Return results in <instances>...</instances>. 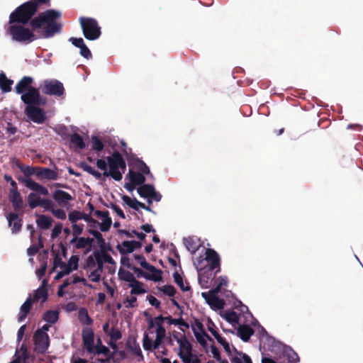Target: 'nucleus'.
I'll return each instance as SVG.
<instances>
[{
    "label": "nucleus",
    "mask_w": 363,
    "mask_h": 363,
    "mask_svg": "<svg viewBox=\"0 0 363 363\" xmlns=\"http://www.w3.org/2000/svg\"><path fill=\"white\" fill-rule=\"evenodd\" d=\"M38 11L26 1L18 6L9 16V23H19L26 25L30 22L33 30L43 28L40 38H50L55 34L60 33L62 25L56 21L61 16V13L54 9H48L40 13L37 16L33 17Z\"/></svg>",
    "instance_id": "1"
},
{
    "label": "nucleus",
    "mask_w": 363,
    "mask_h": 363,
    "mask_svg": "<svg viewBox=\"0 0 363 363\" xmlns=\"http://www.w3.org/2000/svg\"><path fill=\"white\" fill-rule=\"evenodd\" d=\"M164 323L162 315L148 320V328L143 338V347L145 350H155L161 345L166 335Z\"/></svg>",
    "instance_id": "2"
},
{
    "label": "nucleus",
    "mask_w": 363,
    "mask_h": 363,
    "mask_svg": "<svg viewBox=\"0 0 363 363\" xmlns=\"http://www.w3.org/2000/svg\"><path fill=\"white\" fill-rule=\"evenodd\" d=\"M23 102L26 105V115L34 123H43L46 119L45 111L40 106L47 104V99L41 94H30L23 96Z\"/></svg>",
    "instance_id": "3"
},
{
    "label": "nucleus",
    "mask_w": 363,
    "mask_h": 363,
    "mask_svg": "<svg viewBox=\"0 0 363 363\" xmlns=\"http://www.w3.org/2000/svg\"><path fill=\"white\" fill-rule=\"evenodd\" d=\"M122 155L118 151H114L111 156L106 157V160L98 159L96 161V167L104 171V177H111L116 181L123 179L122 172L119 170V166L123 161Z\"/></svg>",
    "instance_id": "4"
},
{
    "label": "nucleus",
    "mask_w": 363,
    "mask_h": 363,
    "mask_svg": "<svg viewBox=\"0 0 363 363\" xmlns=\"http://www.w3.org/2000/svg\"><path fill=\"white\" fill-rule=\"evenodd\" d=\"M20 170L24 174L26 178L22 177H19L18 178V181L25 184V186L29 189L36 191L41 195L48 196L49 192L47 188L42 186L41 184L35 182L32 179L29 178L32 175H35L37 177L38 168V167H30L25 165L19 166Z\"/></svg>",
    "instance_id": "5"
},
{
    "label": "nucleus",
    "mask_w": 363,
    "mask_h": 363,
    "mask_svg": "<svg viewBox=\"0 0 363 363\" xmlns=\"http://www.w3.org/2000/svg\"><path fill=\"white\" fill-rule=\"evenodd\" d=\"M33 30H30L28 28H26L23 25H11L9 27V33L12 37V39L16 42L29 44L34 40L41 38L40 35L36 36Z\"/></svg>",
    "instance_id": "6"
},
{
    "label": "nucleus",
    "mask_w": 363,
    "mask_h": 363,
    "mask_svg": "<svg viewBox=\"0 0 363 363\" xmlns=\"http://www.w3.org/2000/svg\"><path fill=\"white\" fill-rule=\"evenodd\" d=\"M79 23L84 38L89 40H95L101 35V28L98 21L90 17H80Z\"/></svg>",
    "instance_id": "7"
},
{
    "label": "nucleus",
    "mask_w": 363,
    "mask_h": 363,
    "mask_svg": "<svg viewBox=\"0 0 363 363\" xmlns=\"http://www.w3.org/2000/svg\"><path fill=\"white\" fill-rule=\"evenodd\" d=\"M104 331L109 337V345L116 352L119 348L118 341L122 337L121 331L117 328V321L114 319L108 320L104 325Z\"/></svg>",
    "instance_id": "8"
},
{
    "label": "nucleus",
    "mask_w": 363,
    "mask_h": 363,
    "mask_svg": "<svg viewBox=\"0 0 363 363\" xmlns=\"http://www.w3.org/2000/svg\"><path fill=\"white\" fill-rule=\"evenodd\" d=\"M33 83V77L29 76H25L16 84L15 86V91L16 94H21V99L22 101L23 99V96L26 95H28L32 93L40 94L39 89L32 86Z\"/></svg>",
    "instance_id": "9"
},
{
    "label": "nucleus",
    "mask_w": 363,
    "mask_h": 363,
    "mask_svg": "<svg viewBox=\"0 0 363 363\" xmlns=\"http://www.w3.org/2000/svg\"><path fill=\"white\" fill-rule=\"evenodd\" d=\"M82 337L86 350L91 353L108 354V349L103 345H94V333L89 328L83 330Z\"/></svg>",
    "instance_id": "10"
},
{
    "label": "nucleus",
    "mask_w": 363,
    "mask_h": 363,
    "mask_svg": "<svg viewBox=\"0 0 363 363\" xmlns=\"http://www.w3.org/2000/svg\"><path fill=\"white\" fill-rule=\"evenodd\" d=\"M50 325H45L34 334L35 350L38 352L43 353L49 346V337L47 334Z\"/></svg>",
    "instance_id": "11"
},
{
    "label": "nucleus",
    "mask_w": 363,
    "mask_h": 363,
    "mask_svg": "<svg viewBox=\"0 0 363 363\" xmlns=\"http://www.w3.org/2000/svg\"><path fill=\"white\" fill-rule=\"evenodd\" d=\"M40 88L42 92L47 95L61 96L65 93L62 83L57 79H45Z\"/></svg>",
    "instance_id": "12"
},
{
    "label": "nucleus",
    "mask_w": 363,
    "mask_h": 363,
    "mask_svg": "<svg viewBox=\"0 0 363 363\" xmlns=\"http://www.w3.org/2000/svg\"><path fill=\"white\" fill-rule=\"evenodd\" d=\"M204 259H203L202 256L199 257L197 262V268L199 266L201 268V264L203 262ZM205 260H206L210 264L211 270H216V272H218L220 270V259L218 252L211 248H208L206 250V257Z\"/></svg>",
    "instance_id": "13"
},
{
    "label": "nucleus",
    "mask_w": 363,
    "mask_h": 363,
    "mask_svg": "<svg viewBox=\"0 0 363 363\" xmlns=\"http://www.w3.org/2000/svg\"><path fill=\"white\" fill-rule=\"evenodd\" d=\"M131 269L136 274V276L138 278L144 277L147 280L155 281H158L162 279V271L157 269L154 271H150L151 274L145 272L141 269L135 266H134Z\"/></svg>",
    "instance_id": "14"
},
{
    "label": "nucleus",
    "mask_w": 363,
    "mask_h": 363,
    "mask_svg": "<svg viewBox=\"0 0 363 363\" xmlns=\"http://www.w3.org/2000/svg\"><path fill=\"white\" fill-rule=\"evenodd\" d=\"M124 154H126V158L129 161H134L137 169L142 173L143 174L149 175L151 174L149 167L140 159L135 157V155L133 153L128 155L125 150H123Z\"/></svg>",
    "instance_id": "15"
},
{
    "label": "nucleus",
    "mask_w": 363,
    "mask_h": 363,
    "mask_svg": "<svg viewBox=\"0 0 363 363\" xmlns=\"http://www.w3.org/2000/svg\"><path fill=\"white\" fill-rule=\"evenodd\" d=\"M9 200L12 204L13 208L16 212L21 211L23 213V201L22 196L18 191H12L9 192Z\"/></svg>",
    "instance_id": "16"
},
{
    "label": "nucleus",
    "mask_w": 363,
    "mask_h": 363,
    "mask_svg": "<svg viewBox=\"0 0 363 363\" xmlns=\"http://www.w3.org/2000/svg\"><path fill=\"white\" fill-rule=\"evenodd\" d=\"M37 170L38 179L56 180L58 178V173L56 170L43 167H38Z\"/></svg>",
    "instance_id": "17"
},
{
    "label": "nucleus",
    "mask_w": 363,
    "mask_h": 363,
    "mask_svg": "<svg viewBox=\"0 0 363 363\" xmlns=\"http://www.w3.org/2000/svg\"><path fill=\"white\" fill-rule=\"evenodd\" d=\"M9 226L11 228L12 233H18L22 228V219L18 218L17 213H10L7 216Z\"/></svg>",
    "instance_id": "18"
},
{
    "label": "nucleus",
    "mask_w": 363,
    "mask_h": 363,
    "mask_svg": "<svg viewBox=\"0 0 363 363\" xmlns=\"http://www.w3.org/2000/svg\"><path fill=\"white\" fill-rule=\"evenodd\" d=\"M52 197L59 205L62 206H67L73 199L68 192L60 189L55 191Z\"/></svg>",
    "instance_id": "19"
},
{
    "label": "nucleus",
    "mask_w": 363,
    "mask_h": 363,
    "mask_svg": "<svg viewBox=\"0 0 363 363\" xmlns=\"http://www.w3.org/2000/svg\"><path fill=\"white\" fill-rule=\"evenodd\" d=\"M184 244L187 250L191 254H194L197 250H199L201 245L200 239L194 236H189L184 238Z\"/></svg>",
    "instance_id": "20"
},
{
    "label": "nucleus",
    "mask_w": 363,
    "mask_h": 363,
    "mask_svg": "<svg viewBox=\"0 0 363 363\" xmlns=\"http://www.w3.org/2000/svg\"><path fill=\"white\" fill-rule=\"evenodd\" d=\"M95 256L97 261V268L91 269L89 275V278L91 281L98 282L100 280L101 272L103 269V261L101 259V256L98 252H95Z\"/></svg>",
    "instance_id": "21"
},
{
    "label": "nucleus",
    "mask_w": 363,
    "mask_h": 363,
    "mask_svg": "<svg viewBox=\"0 0 363 363\" xmlns=\"http://www.w3.org/2000/svg\"><path fill=\"white\" fill-rule=\"evenodd\" d=\"M94 242V239L91 238H83V237H77L73 238L70 240V243H75V248L77 250L84 249L86 247H89V249H91Z\"/></svg>",
    "instance_id": "22"
},
{
    "label": "nucleus",
    "mask_w": 363,
    "mask_h": 363,
    "mask_svg": "<svg viewBox=\"0 0 363 363\" xmlns=\"http://www.w3.org/2000/svg\"><path fill=\"white\" fill-rule=\"evenodd\" d=\"M164 323H167L169 325H174L179 328L183 333H185L189 328V324L184 321L182 318H173L171 316L164 317Z\"/></svg>",
    "instance_id": "23"
},
{
    "label": "nucleus",
    "mask_w": 363,
    "mask_h": 363,
    "mask_svg": "<svg viewBox=\"0 0 363 363\" xmlns=\"http://www.w3.org/2000/svg\"><path fill=\"white\" fill-rule=\"evenodd\" d=\"M203 298L210 307L215 311H221L225 306L224 300L220 296H203Z\"/></svg>",
    "instance_id": "24"
},
{
    "label": "nucleus",
    "mask_w": 363,
    "mask_h": 363,
    "mask_svg": "<svg viewBox=\"0 0 363 363\" xmlns=\"http://www.w3.org/2000/svg\"><path fill=\"white\" fill-rule=\"evenodd\" d=\"M216 286L209 290L208 292H202L201 295H217L221 290L223 286H226L228 283V279L225 277H219L216 280Z\"/></svg>",
    "instance_id": "25"
},
{
    "label": "nucleus",
    "mask_w": 363,
    "mask_h": 363,
    "mask_svg": "<svg viewBox=\"0 0 363 363\" xmlns=\"http://www.w3.org/2000/svg\"><path fill=\"white\" fill-rule=\"evenodd\" d=\"M52 222V218L45 215H38L36 220L37 225L43 230L49 229L51 227Z\"/></svg>",
    "instance_id": "26"
},
{
    "label": "nucleus",
    "mask_w": 363,
    "mask_h": 363,
    "mask_svg": "<svg viewBox=\"0 0 363 363\" xmlns=\"http://www.w3.org/2000/svg\"><path fill=\"white\" fill-rule=\"evenodd\" d=\"M220 316L225 319L230 325L235 326L239 323V318L237 313L234 311H226L220 312Z\"/></svg>",
    "instance_id": "27"
},
{
    "label": "nucleus",
    "mask_w": 363,
    "mask_h": 363,
    "mask_svg": "<svg viewBox=\"0 0 363 363\" xmlns=\"http://www.w3.org/2000/svg\"><path fill=\"white\" fill-rule=\"evenodd\" d=\"M128 176L130 178V181L133 183H134L135 185H143L145 182V176L140 173L134 172L133 170H129Z\"/></svg>",
    "instance_id": "28"
},
{
    "label": "nucleus",
    "mask_w": 363,
    "mask_h": 363,
    "mask_svg": "<svg viewBox=\"0 0 363 363\" xmlns=\"http://www.w3.org/2000/svg\"><path fill=\"white\" fill-rule=\"evenodd\" d=\"M13 84L12 79H8L4 73L0 74V89L4 92H9L11 90V85Z\"/></svg>",
    "instance_id": "29"
},
{
    "label": "nucleus",
    "mask_w": 363,
    "mask_h": 363,
    "mask_svg": "<svg viewBox=\"0 0 363 363\" xmlns=\"http://www.w3.org/2000/svg\"><path fill=\"white\" fill-rule=\"evenodd\" d=\"M238 334L242 340L247 342L253 334V330L250 327L242 325L238 327Z\"/></svg>",
    "instance_id": "30"
},
{
    "label": "nucleus",
    "mask_w": 363,
    "mask_h": 363,
    "mask_svg": "<svg viewBox=\"0 0 363 363\" xmlns=\"http://www.w3.org/2000/svg\"><path fill=\"white\" fill-rule=\"evenodd\" d=\"M174 282L178 285L181 290L184 292L189 291L190 290V286L188 282H184L183 278L179 274L178 272H175L173 274Z\"/></svg>",
    "instance_id": "31"
},
{
    "label": "nucleus",
    "mask_w": 363,
    "mask_h": 363,
    "mask_svg": "<svg viewBox=\"0 0 363 363\" xmlns=\"http://www.w3.org/2000/svg\"><path fill=\"white\" fill-rule=\"evenodd\" d=\"M70 143L79 150H83L86 147V144L82 137L78 133L70 135Z\"/></svg>",
    "instance_id": "32"
},
{
    "label": "nucleus",
    "mask_w": 363,
    "mask_h": 363,
    "mask_svg": "<svg viewBox=\"0 0 363 363\" xmlns=\"http://www.w3.org/2000/svg\"><path fill=\"white\" fill-rule=\"evenodd\" d=\"M154 189L152 185L144 184L138 188V193L141 197L149 199Z\"/></svg>",
    "instance_id": "33"
},
{
    "label": "nucleus",
    "mask_w": 363,
    "mask_h": 363,
    "mask_svg": "<svg viewBox=\"0 0 363 363\" xmlns=\"http://www.w3.org/2000/svg\"><path fill=\"white\" fill-rule=\"evenodd\" d=\"M212 335L216 339L218 343L223 346V349L228 354H232V348L225 338L221 337L217 331H213Z\"/></svg>",
    "instance_id": "34"
},
{
    "label": "nucleus",
    "mask_w": 363,
    "mask_h": 363,
    "mask_svg": "<svg viewBox=\"0 0 363 363\" xmlns=\"http://www.w3.org/2000/svg\"><path fill=\"white\" fill-rule=\"evenodd\" d=\"M212 335L216 339L218 343L223 346V349L228 354H232V348L225 338L221 337L217 331H213Z\"/></svg>",
    "instance_id": "35"
},
{
    "label": "nucleus",
    "mask_w": 363,
    "mask_h": 363,
    "mask_svg": "<svg viewBox=\"0 0 363 363\" xmlns=\"http://www.w3.org/2000/svg\"><path fill=\"white\" fill-rule=\"evenodd\" d=\"M42 198L35 193H30L28 196V206L33 209L40 205Z\"/></svg>",
    "instance_id": "36"
},
{
    "label": "nucleus",
    "mask_w": 363,
    "mask_h": 363,
    "mask_svg": "<svg viewBox=\"0 0 363 363\" xmlns=\"http://www.w3.org/2000/svg\"><path fill=\"white\" fill-rule=\"evenodd\" d=\"M134 258L143 269L147 271L156 270V267L150 264L143 255H134Z\"/></svg>",
    "instance_id": "37"
},
{
    "label": "nucleus",
    "mask_w": 363,
    "mask_h": 363,
    "mask_svg": "<svg viewBox=\"0 0 363 363\" xmlns=\"http://www.w3.org/2000/svg\"><path fill=\"white\" fill-rule=\"evenodd\" d=\"M79 166L84 172H86L97 179H101V176L103 175V174L95 170L91 166L86 164V162H81Z\"/></svg>",
    "instance_id": "38"
},
{
    "label": "nucleus",
    "mask_w": 363,
    "mask_h": 363,
    "mask_svg": "<svg viewBox=\"0 0 363 363\" xmlns=\"http://www.w3.org/2000/svg\"><path fill=\"white\" fill-rule=\"evenodd\" d=\"M118 275V277L120 279L128 282L129 284L133 281H135V277L131 272H130L129 271H127L123 268L119 269Z\"/></svg>",
    "instance_id": "39"
},
{
    "label": "nucleus",
    "mask_w": 363,
    "mask_h": 363,
    "mask_svg": "<svg viewBox=\"0 0 363 363\" xmlns=\"http://www.w3.org/2000/svg\"><path fill=\"white\" fill-rule=\"evenodd\" d=\"M129 286L131 287V294H140L145 293V290L143 289V284L136 280L133 281Z\"/></svg>",
    "instance_id": "40"
},
{
    "label": "nucleus",
    "mask_w": 363,
    "mask_h": 363,
    "mask_svg": "<svg viewBox=\"0 0 363 363\" xmlns=\"http://www.w3.org/2000/svg\"><path fill=\"white\" fill-rule=\"evenodd\" d=\"M32 304L31 298H28L21 307L18 320L22 321L27 315Z\"/></svg>",
    "instance_id": "41"
},
{
    "label": "nucleus",
    "mask_w": 363,
    "mask_h": 363,
    "mask_svg": "<svg viewBox=\"0 0 363 363\" xmlns=\"http://www.w3.org/2000/svg\"><path fill=\"white\" fill-rule=\"evenodd\" d=\"M117 248L121 255L131 253L134 251L131 241H123L121 245H118Z\"/></svg>",
    "instance_id": "42"
},
{
    "label": "nucleus",
    "mask_w": 363,
    "mask_h": 363,
    "mask_svg": "<svg viewBox=\"0 0 363 363\" xmlns=\"http://www.w3.org/2000/svg\"><path fill=\"white\" fill-rule=\"evenodd\" d=\"M43 320L50 323H55L58 319V312L55 310L47 311L43 317Z\"/></svg>",
    "instance_id": "43"
},
{
    "label": "nucleus",
    "mask_w": 363,
    "mask_h": 363,
    "mask_svg": "<svg viewBox=\"0 0 363 363\" xmlns=\"http://www.w3.org/2000/svg\"><path fill=\"white\" fill-rule=\"evenodd\" d=\"M91 148L93 150H95L97 152H99L104 150V145L99 137H98L97 135H93L91 137Z\"/></svg>",
    "instance_id": "44"
},
{
    "label": "nucleus",
    "mask_w": 363,
    "mask_h": 363,
    "mask_svg": "<svg viewBox=\"0 0 363 363\" xmlns=\"http://www.w3.org/2000/svg\"><path fill=\"white\" fill-rule=\"evenodd\" d=\"M232 362L233 363H252L250 357L242 352H238Z\"/></svg>",
    "instance_id": "45"
},
{
    "label": "nucleus",
    "mask_w": 363,
    "mask_h": 363,
    "mask_svg": "<svg viewBox=\"0 0 363 363\" xmlns=\"http://www.w3.org/2000/svg\"><path fill=\"white\" fill-rule=\"evenodd\" d=\"M28 1L31 3V5L34 6L37 11L42 6H50V0H30Z\"/></svg>",
    "instance_id": "46"
},
{
    "label": "nucleus",
    "mask_w": 363,
    "mask_h": 363,
    "mask_svg": "<svg viewBox=\"0 0 363 363\" xmlns=\"http://www.w3.org/2000/svg\"><path fill=\"white\" fill-rule=\"evenodd\" d=\"M43 247V243L41 240V235L39 236V246H36L35 245H31L27 250V253L29 256H33L38 253L39 251V248Z\"/></svg>",
    "instance_id": "47"
},
{
    "label": "nucleus",
    "mask_w": 363,
    "mask_h": 363,
    "mask_svg": "<svg viewBox=\"0 0 363 363\" xmlns=\"http://www.w3.org/2000/svg\"><path fill=\"white\" fill-rule=\"evenodd\" d=\"M55 131L57 135L63 138L70 137L68 128L65 125H58L57 127L55 128Z\"/></svg>",
    "instance_id": "48"
},
{
    "label": "nucleus",
    "mask_w": 363,
    "mask_h": 363,
    "mask_svg": "<svg viewBox=\"0 0 363 363\" xmlns=\"http://www.w3.org/2000/svg\"><path fill=\"white\" fill-rule=\"evenodd\" d=\"M112 225L111 218L109 216L106 217L103 220V222L99 223V228L102 232H107L109 230Z\"/></svg>",
    "instance_id": "49"
},
{
    "label": "nucleus",
    "mask_w": 363,
    "mask_h": 363,
    "mask_svg": "<svg viewBox=\"0 0 363 363\" xmlns=\"http://www.w3.org/2000/svg\"><path fill=\"white\" fill-rule=\"evenodd\" d=\"M164 295H175L177 290L172 285H164L160 288Z\"/></svg>",
    "instance_id": "50"
},
{
    "label": "nucleus",
    "mask_w": 363,
    "mask_h": 363,
    "mask_svg": "<svg viewBox=\"0 0 363 363\" xmlns=\"http://www.w3.org/2000/svg\"><path fill=\"white\" fill-rule=\"evenodd\" d=\"M68 218L71 223H75L77 220L81 219V212L74 210L69 213Z\"/></svg>",
    "instance_id": "51"
},
{
    "label": "nucleus",
    "mask_w": 363,
    "mask_h": 363,
    "mask_svg": "<svg viewBox=\"0 0 363 363\" xmlns=\"http://www.w3.org/2000/svg\"><path fill=\"white\" fill-rule=\"evenodd\" d=\"M39 206H41L46 211H52V210L54 208L52 201L48 199H42L40 205Z\"/></svg>",
    "instance_id": "52"
},
{
    "label": "nucleus",
    "mask_w": 363,
    "mask_h": 363,
    "mask_svg": "<svg viewBox=\"0 0 363 363\" xmlns=\"http://www.w3.org/2000/svg\"><path fill=\"white\" fill-rule=\"evenodd\" d=\"M83 231V225H78L76 223L72 224V235L74 238L79 237Z\"/></svg>",
    "instance_id": "53"
},
{
    "label": "nucleus",
    "mask_w": 363,
    "mask_h": 363,
    "mask_svg": "<svg viewBox=\"0 0 363 363\" xmlns=\"http://www.w3.org/2000/svg\"><path fill=\"white\" fill-rule=\"evenodd\" d=\"M51 212L58 219L65 220L66 218V213L63 209L53 208Z\"/></svg>",
    "instance_id": "54"
},
{
    "label": "nucleus",
    "mask_w": 363,
    "mask_h": 363,
    "mask_svg": "<svg viewBox=\"0 0 363 363\" xmlns=\"http://www.w3.org/2000/svg\"><path fill=\"white\" fill-rule=\"evenodd\" d=\"M52 252L55 255L54 260H53V265L54 267H61L65 266V263L62 260V259L60 257L57 252L52 251Z\"/></svg>",
    "instance_id": "55"
},
{
    "label": "nucleus",
    "mask_w": 363,
    "mask_h": 363,
    "mask_svg": "<svg viewBox=\"0 0 363 363\" xmlns=\"http://www.w3.org/2000/svg\"><path fill=\"white\" fill-rule=\"evenodd\" d=\"M80 48V55L86 59H90L91 57V52L87 46L84 44Z\"/></svg>",
    "instance_id": "56"
},
{
    "label": "nucleus",
    "mask_w": 363,
    "mask_h": 363,
    "mask_svg": "<svg viewBox=\"0 0 363 363\" xmlns=\"http://www.w3.org/2000/svg\"><path fill=\"white\" fill-rule=\"evenodd\" d=\"M86 268L89 269H95L97 265L96 259H95L91 255L89 256L86 260Z\"/></svg>",
    "instance_id": "57"
},
{
    "label": "nucleus",
    "mask_w": 363,
    "mask_h": 363,
    "mask_svg": "<svg viewBox=\"0 0 363 363\" xmlns=\"http://www.w3.org/2000/svg\"><path fill=\"white\" fill-rule=\"evenodd\" d=\"M193 331L194 333V335L197 339V340L201 343L205 344L206 343V339L207 337V335L204 334L203 333H196V329L195 327H193Z\"/></svg>",
    "instance_id": "58"
},
{
    "label": "nucleus",
    "mask_w": 363,
    "mask_h": 363,
    "mask_svg": "<svg viewBox=\"0 0 363 363\" xmlns=\"http://www.w3.org/2000/svg\"><path fill=\"white\" fill-rule=\"evenodd\" d=\"M79 257L77 255H72L67 262V265L77 269L78 267Z\"/></svg>",
    "instance_id": "59"
},
{
    "label": "nucleus",
    "mask_w": 363,
    "mask_h": 363,
    "mask_svg": "<svg viewBox=\"0 0 363 363\" xmlns=\"http://www.w3.org/2000/svg\"><path fill=\"white\" fill-rule=\"evenodd\" d=\"M62 225L61 223H57L55 225L54 228L52 230L51 237L52 239L57 238L62 232Z\"/></svg>",
    "instance_id": "60"
},
{
    "label": "nucleus",
    "mask_w": 363,
    "mask_h": 363,
    "mask_svg": "<svg viewBox=\"0 0 363 363\" xmlns=\"http://www.w3.org/2000/svg\"><path fill=\"white\" fill-rule=\"evenodd\" d=\"M162 199V195L160 193L155 191V189H154L153 192H152L150 198L148 199L147 201L149 203H152V201H155L157 202L160 201Z\"/></svg>",
    "instance_id": "61"
},
{
    "label": "nucleus",
    "mask_w": 363,
    "mask_h": 363,
    "mask_svg": "<svg viewBox=\"0 0 363 363\" xmlns=\"http://www.w3.org/2000/svg\"><path fill=\"white\" fill-rule=\"evenodd\" d=\"M69 41L77 48H81L84 43L83 38L71 37Z\"/></svg>",
    "instance_id": "62"
},
{
    "label": "nucleus",
    "mask_w": 363,
    "mask_h": 363,
    "mask_svg": "<svg viewBox=\"0 0 363 363\" xmlns=\"http://www.w3.org/2000/svg\"><path fill=\"white\" fill-rule=\"evenodd\" d=\"M79 317L81 322L85 324H89L91 322V320L89 318L88 314L85 310H81L79 311Z\"/></svg>",
    "instance_id": "63"
},
{
    "label": "nucleus",
    "mask_w": 363,
    "mask_h": 363,
    "mask_svg": "<svg viewBox=\"0 0 363 363\" xmlns=\"http://www.w3.org/2000/svg\"><path fill=\"white\" fill-rule=\"evenodd\" d=\"M110 207L116 212V213L120 218H121L123 219L125 218V216L123 211L118 206H117L116 204H115L113 203H110Z\"/></svg>",
    "instance_id": "64"
}]
</instances>
